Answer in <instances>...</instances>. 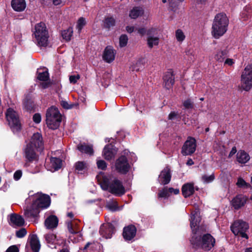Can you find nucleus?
Listing matches in <instances>:
<instances>
[{
	"label": "nucleus",
	"instance_id": "1",
	"mask_svg": "<svg viewBox=\"0 0 252 252\" xmlns=\"http://www.w3.org/2000/svg\"><path fill=\"white\" fill-rule=\"evenodd\" d=\"M201 220L199 209L195 208L191 213L190 227L193 235L190 240L194 248L200 247L205 251H209L214 247L215 244V238L210 234H206L200 238L198 225Z\"/></svg>",
	"mask_w": 252,
	"mask_h": 252
},
{
	"label": "nucleus",
	"instance_id": "2",
	"mask_svg": "<svg viewBox=\"0 0 252 252\" xmlns=\"http://www.w3.org/2000/svg\"><path fill=\"white\" fill-rule=\"evenodd\" d=\"M98 181L102 189L108 190L111 193L121 196L126 192L125 189L121 180L110 175L99 176Z\"/></svg>",
	"mask_w": 252,
	"mask_h": 252
},
{
	"label": "nucleus",
	"instance_id": "3",
	"mask_svg": "<svg viewBox=\"0 0 252 252\" xmlns=\"http://www.w3.org/2000/svg\"><path fill=\"white\" fill-rule=\"evenodd\" d=\"M229 19L226 15L222 12L216 14L214 18L211 34L216 39H219L227 32Z\"/></svg>",
	"mask_w": 252,
	"mask_h": 252
},
{
	"label": "nucleus",
	"instance_id": "4",
	"mask_svg": "<svg viewBox=\"0 0 252 252\" xmlns=\"http://www.w3.org/2000/svg\"><path fill=\"white\" fill-rule=\"evenodd\" d=\"M33 41L39 47L48 46L49 37L48 31L46 25L43 22L36 24L32 30Z\"/></svg>",
	"mask_w": 252,
	"mask_h": 252
},
{
	"label": "nucleus",
	"instance_id": "5",
	"mask_svg": "<svg viewBox=\"0 0 252 252\" xmlns=\"http://www.w3.org/2000/svg\"><path fill=\"white\" fill-rule=\"evenodd\" d=\"M46 124L49 128L57 129L62 121V116L58 109L52 106L48 108L46 114Z\"/></svg>",
	"mask_w": 252,
	"mask_h": 252
},
{
	"label": "nucleus",
	"instance_id": "6",
	"mask_svg": "<svg viewBox=\"0 0 252 252\" xmlns=\"http://www.w3.org/2000/svg\"><path fill=\"white\" fill-rule=\"evenodd\" d=\"M78 222L79 220L75 219L66 221L68 230L71 234L69 239L73 243H77L82 240V235L78 227Z\"/></svg>",
	"mask_w": 252,
	"mask_h": 252
},
{
	"label": "nucleus",
	"instance_id": "7",
	"mask_svg": "<svg viewBox=\"0 0 252 252\" xmlns=\"http://www.w3.org/2000/svg\"><path fill=\"white\" fill-rule=\"evenodd\" d=\"M241 88L246 91L252 87V63L248 64L242 72L241 76Z\"/></svg>",
	"mask_w": 252,
	"mask_h": 252
},
{
	"label": "nucleus",
	"instance_id": "8",
	"mask_svg": "<svg viewBox=\"0 0 252 252\" xmlns=\"http://www.w3.org/2000/svg\"><path fill=\"white\" fill-rule=\"evenodd\" d=\"M6 118L13 132H18L21 128L19 115L13 109L9 108L6 113Z\"/></svg>",
	"mask_w": 252,
	"mask_h": 252
},
{
	"label": "nucleus",
	"instance_id": "9",
	"mask_svg": "<svg viewBox=\"0 0 252 252\" xmlns=\"http://www.w3.org/2000/svg\"><path fill=\"white\" fill-rule=\"evenodd\" d=\"M249 224L242 220L235 221L231 226V229L235 235H240L242 238L247 239L249 237L246 232L249 229Z\"/></svg>",
	"mask_w": 252,
	"mask_h": 252
},
{
	"label": "nucleus",
	"instance_id": "10",
	"mask_svg": "<svg viewBox=\"0 0 252 252\" xmlns=\"http://www.w3.org/2000/svg\"><path fill=\"white\" fill-rule=\"evenodd\" d=\"M32 201V204L38 209L47 208L51 203L50 197L49 195L38 192L34 194Z\"/></svg>",
	"mask_w": 252,
	"mask_h": 252
},
{
	"label": "nucleus",
	"instance_id": "11",
	"mask_svg": "<svg viewBox=\"0 0 252 252\" xmlns=\"http://www.w3.org/2000/svg\"><path fill=\"white\" fill-rule=\"evenodd\" d=\"M196 148L195 139L194 138L189 137L183 145L181 153L184 156L191 155L194 153Z\"/></svg>",
	"mask_w": 252,
	"mask_h": 252
},
{
	"label": "nucleus",
	"instance_id": "12",
	"mask_svg": "<svg viewBox=\"0 0 252 252\" xmlns=\"http://www.w3.org/2000/svg\"><path fill=\"white\" fill-rule=\"evenodd\" d=\"M130 168V166L125 156H122L116 160L115 168L119 173L125 174L128 172Z\"/></svg>",
	"mask_w": 252,
	"mask_h": 252
},
{
	"label": "nucleus",
	"instance_id": "13",
	"mask_svg": "<svg viewBox=\"0 0 252 252\" xmlns=\"http://www.w3.org/2000/svg\"><path fill=\"white\" fill-rule=\"evenodd\" d=\"M115 228L111 223L103 224L100 226L99 233L102 237L105 239L111 238L114 233Z\"/></svg>",
	"mask_w": 252,
	"mask_h": 252
},
{
	"label": "nucleus",
	"instance_id": "14",
	"mask_svg": "<svg viewBox=\"0 0 252 252\" xmlns=\"http://www.w3.org/2000/svg\"><path fill=\"white\" fill-rule=\"evenodd\" d=\"M34 149H41L43 146L42 137L38 132L34 133L32 136L30 142L28 144Z\"/></svg>",
	"mask_w": 252,
	"mask_h": 252
},
{
	"label": "nucleus",
	"instance_id": "15",
	"mask_svg": "<svg viewBox=\"0 0 252 252\" xmlns=\"http://www.w3.org/2000/svg\"><path fill=\"white\" fill-rule=\"evenodd\" d=\"M171 177L170 169L168 167H166L161 171L159 175V182L161 185H166L170 182Z\"/></svg>",
	"mask_w": 252,
	"mask_h": 252
},
{
	"label": "nucleus",
	"instance_id": "16",
	"mask_svg": "<svg viewBox=\"0 0 252 252\" xmlns=\"http://www.w3.org/2000/svg\"><path fill=\"white\" fill-rule=\"evenodd\" d=\"M136 233V228L133 225H129L124 227L123 230V236L126 240H132Z\"/></svg>",
	"mask_w": 252,
	"mask_h": 252
},
{
	"label": "nucleus",
	"instance_id": "17",
	"mask_svg": "<svg viewBox=\"0 0 252 252\" xmlns=\"http://www.w3.org/2000/svg\"><path fill=\"white\" fill-rule=\"evenodd\" d=\"M116 148L112 144L106 145L103 151V156L107 160H110L114 158L117 153Z\"/></svg>",
	"mask_w": 252,
	"mask_h": 252
},
{
	"label": "nucleus",
	"instance_id": "18",
	"mask_svg": "<svg viewBox=\"0 0 252 252\" xmlns=\"http://www.w3.org/2000/svg\"><path fill=\"white\" fill-rule=\"evenodd\" d=\"M37 149H34V147L31 146V145H27L25 149V157L28 161L31 162L36 160L37 156L35 153V150Z\"/></svg>",
	"mask_w": 252,
	"mask_h": 252
},
{
	"label": "nucleus",
	"instance_id": "19",
	"mask_svg": "<svg viewBox=\"0 0 252 252\" xmlns=\"http://www.w3.org/2000/svg\"><path fill=\"white\" fill-rule=\"evenodd\" d=\"M115 54V51L113 47L108 46L104 49L103 59L106 62L110 63L114 60Z\"/></svg>",
	"mask_w": 252,
	"mask_h": 252
},
{
	"label": "nucleus",
	"instance_id": "20",
	"mask_svg": "<svg viewBox=\"0 0 252 252\" xmlns=\"http://www.w3.org/2000/svg\"><path fill=\"white\" fill-rule=\"evenodd\" d=\"M11 6L14 11L21 12L25 10L27 4L25 0H11Z\"/></svg>",
	"mask_w": 252,
	"mask_h": 252
},
{
	"label": "nucleus",
	"instance_id": "21",
	"mask_svg": "<svg viewBox=\"0 0 252 252\" xmlns=\"http://www.w3.org/2000/svg\"><path fill=\"white\" fill-rule=\"evenodd\" d=\"M24 219L16 214H11L10 216L9 224L13 227H20L24 225Z\"/></svg>",
	"mask_w": 252,
	"mask_h": 252
},
{
	"label": "nucleus",
	"instance_id": "22",
	"mask_svg": "<svg viewBox=\"0 0 252 252\" xmlns=\"http://www.w3.org/2000/svg\"><path fill=\"white\" fill-rule=\"evenodd\" d=\"M59 220L55 215H50L45 220L44 225L46 228L52 229L57 227Z\"/></svg>",
	"mask_w": 252,
	"mask_h": 252
},
{
	"label": "nucleus",
	"instance_id": "23",
	"mask_svg": "<svg viewBox=\"0 0 252 252\" xmlns=\"http://www.w3.org/2000/svg\"><path fill=\"white\" fill-rule=\"evenodd\" d=\"M247 200V197L243 195H238L232 200V205L235 209H238L243 206Z\"/></svg>",
	"mask_w": 252,
	"mask_h": 252
},
{
	"label": "nucleus",
	"instance_id": "24",
	"mask_svg": "<svg viewBox=\"0 0 252 252\" xmlns=\"http://www.w3.org/2000/svg\"><path fill=\"white\" fill-rule=\"evenodd\" d=\"M29 240L32 250L34 252H38L40 249V244L37 235L35 234L30 235Z\"/></svg>",
	"mask_w": 252,
	"mask_h": 252
},
{
	"label": "nucleus",
	"instance_id": "25",
	"mask_svg": "<svg viewBox=\"0 0 252 252\" xmlns=\"http://www.w3.org/2000/svg\"><path fill=\"white\" fill-rule=\"evenodd\" d=\"M163 81L165 87L169 89L174 83V76L171 71L167 72L163 76Z\"/></svg>",
	"mask_w": 252,
	"mask_h": 252
},
{
	"label": "nucleus",
	"instance_id": "26",
	"mask_svg": "<svg viewBox=\"0 0 252 252\" xmlns=\"http://www.w3.org/2000/svg\"><path fill=\"white\" fill-rule=\"evenodd\" d=\"M39 213V210L32 204L30 209L25 210L24 215L27 219H32L35 218Z\"/></svg>",
	"mask_w": 252,
	"mask_h": 252
},
{
	"label": "nucleus",
	"instance_id": "27",
	"mask_svg": "<svg viewBox=\"0 0 252 252\" xmlns=\"http://www.w3.org/2000/svg\"><path fill=\"white\" fill-rule=\"evenodd\" d=\"M50 167L48 170L52 172H54L60 169L62 164V161L59 158H51L50 161Z\"/></svg>",
	"mask_w": 252,
	"mask_h": 252
},
{
	"label": "nucleus",
	"instance_id": "28",
	"mask_svg": "<svg viewBox=\"0 0 252 252\" xmlns=\"http://www.w3.org/2000/svg\"><path fill=\"white\" fill-rule=\"evenodd\" d=\"M182 191V194L185 197H189L194 192V186L191 183L186 184L183 186Z\"/></svg>",
	"mask_w": 252,
	"mask_h": 252
},
{
	"label": "nucleus",
	"instance_id": "29",
	"mask_svg": "<svg viewBox=\"0 0 252 252\" xmlns=\"http://www.w3.org/2000/svg\"><path fill=\"white\" fill-rule=\"evenodd\" d=\"M227 49L218 50L214 55L215 60L218 63H222L224 61L225 57L228 56Z\"/></svg>",
	"mask_w": 252,
	"mask_h": 252
},
{
	"label": "nucleus",
	"instance_id": "30",
	"mask_svg": "<svg viewBox=\"0 0 252 252\" xmlns=\"http://www.w3.org/2000/svg\"><path fill=\"white\" fill-rule=\"evenodd\" d=\"M237 160L240 163H246L250 159L249 155L243 150H240L236 155Z\"/></svg>",
	"mask_w": 252,
	"mask_h": 252
},
{
	"label": "nucleus",
	"instance_id": "31",
	"mask_svg": "<svg viewBox=\"0 0 252 252\" xmlns=\"http://www.w3.org/2000/svg\"><path fill=\"white\" fill-rule=\"evenodd\" d=\"M144 13L142 7H135L129 12V17L132 19H136L140 16L143 15Z\"/></svg>",
	"mask_w": 252,
	"mask_h": 252
},
{
	"label": "nucleus",
	"instance_id": "32",
	"mask_svg": "<svg viewBox=\"0 0 252 252\" xmlns=\"http://www.w3.org/2000/svg\"><path fill=\"white\" fill-rule=\"evenodd\" d=\"M89 248L90 250L93 251L94 252H102V246L101 244L98 243H88L85 246L84 249L87 250Z\"/></svg>",
	"mask_w": 252,
	"mask_h": 252
},
{
	"label": "nucleus",
	"instance_id": "33",
	"mask_svg": "<svg viewBox=\"0 0 252 252\" xmlns=\"http://www.w3.org/2000/svg\"><path fill=\"white\" fill-rule=\"evenodd\" d=\"M75 170L79 174H83L88 169L87 164L84 161H78L75 165Z\"/></svg>",
	"mask_w": 252,
	"mask_h": 252
},
{
	"label": "nucleus",
	"instance_id": "34",
	"mask_svg": "<svg viewBox=\"0 0 252 252\" xmlns=\"http://www.w3.org/2000/svg\"><path fill=\"white\" fill-rule=\"evenodd\" d=\"M116 19L113 16H108L104 20V26L105 28L110 29L115 26Z\"/></svg>",
	"mask_w": 252,
	"mask_h": 252
},
{
	"label": "nucleus",
	"instance_id": "35",
	"mask_svg": "<svg viewBox=\"0 0 252 252\" xmlns=\"http://www.w3.org/2000/svg\"><path fill=\"white\" fill-rule=\"evenodd\" d=\"M46 241L49 245H55L58 244V239L57 236L53 233H49L44 236Z\"/></svg>",
	"mask_w": 252,
	"mask_h": 252
},
{
	"label": "nucleus",
	"instance_id": "36",
	"mask_svg": "<svg viewBox=\"0 0 252 252\" xmlns=\"http://www.w3.org/2000/svg\"><path fill=\"white\" fill-rule=\"evenodd\" d=\"M252 14V7L250 5H246L241 12V18L244 20L249 19Z\"/></svg>",
	"mask_w": 252,
	"mask_h": 252
},
{
	"label": "nucleus",
	"instance_id": "37",
	"mask_svg": "<svg viewBox=\"0 0 252 252\" xmlns=\"http://www.w3.org/2000/svg\"><path fill=\"white\" fill-rule=\"evenodd\" d=\"M77 148L81 152L90 155H92L94 152L92 146L85 144L79 145Z\"/></svg>",
	"mask_w": 252,
	"mask_h": 252
},
{
	"label": "nucleus",
	"instance_id": "38",
	"mask_svg": "<svg viewBox=\"0 0 252 252\" xmlns=\"http://www.w3.org/2000/svg\"><path fill=\"white\" fill-rule=\"evenodd\" d=\"M159 41V38L156 36L149 35L147 38V44L150 48H153L154 46L158 45Z\"/></svg>",
	"mask_w": 252,
	"mask_h": 252
},
{
	"label": "nucleus",
	"instance_id": "39",
	"mask_svg": "<svg viewBox=\"0 0 252 252\" xmlns=\"http://www.w3.org/2000/svg\"><path fill=\"white\" fill-rule=\"evenodd\" d=\"M175 36L177 41L180 43H182L186 38L185 33L181 29H178L175 31Z\"/></svg>",
	"mask_w": 252,
	"mask_h": 252
},
{
	"label": "nucleus",
	"instance_id": "40",
	"mask_svg": "<svg viewBox=\"0 0 252 252\" xmlns=\"http://www.w3.org/2000/svg\"><path fill=\"white\" fill-rule=\"evenodd\" d=\"M106 207L111 211H116L120 210L118 203L116 201H110L107 203Z\"/></svg>",
	"mask_w": 252,
	"mask_h": 252
},
{
	"label": "nucleus",
	"instance_id": "41",
	"mask_svg": "<svg viewBox=\"0 0 252 252\" xmlns=\"http://www.w3.org/2000/svg\"><path fill=\"white\" fill-rule=\"evenodd\" d=\"M73 29L72 28H69L67 30H63L62 32V36L63 39L66 41L70 40V38L72 35Z\"/></svg>",
	"mask_w": 252,
	"mask_h": 252
},
{
	"label": "nucleus",
	"instance_id": "42",
	"mask_svg": "<svg viewBox=\"0 0 252 252\" xmlns=\"http://www.w3.org/2000/svg\"><path fill=\"white\" fill-rule=\"evenodd\" d=\"M236 185L240 188H244L245 189H249L252 188L251 185L247 183L244 180L241 178H239L237 180Z\"/></svg>",
	"mask_w": 252,
	"mask_h": 252
},
{
	"label": "nucleus",
	"instance_id": "43",
	"mask_svg": "<svg viewBox=\"0 0 252 252\" xmlns=\"http://www.w3.org/2000/svg\"><path fill=\"white\" fill-rule=\"evenodd\" d=\"M37 78L38 80L42 81H46L48 80L49 79V73L47 71L45 70L42 72H40L39 71H37Z\"/></svg>",
	"mask_w": 252,
	"mask_h": 252
},
{
	"label": "nucleus",
	"instance_id": "44",
	"mask_svg": "<svg viewBox=\"0 0 252 252\" xmlns=\"http://www.w3.org/2000/svg\"><path fill=\"white\" fill-rule=\"evenodd\" d=\"M215 176L214 174L210 175H203L201 177V180L204 183H210L214 181Z\"/></svg>",
	"mask_w": 252,
	"mask_h": 252
},
{
	"label": "nucleus",
	"instance_id": "45",
	"mask_svg": "<svg viewBox=\"0 0 252 252\" xmlns=\"http://www.w3.org/2000/svg\"><path fill=\"white\" fill-rule=\"evenodd\" d=\"M86 22L85 19L83 17H80L77 23L76 28L78 32H80L83 27L86 25Z\"/></svg>",
	"mask_w": 252,
	"mask_h": 252
},
{
	"label": "nucleus",
	"instance_id": "46",
	"mask_svg": "<svg viewBox=\"0 0 252 252\" xmlns=\"http://www.w3.org/2000/svg\"><path fill=\"white\" fill-rule=\"evenodd\" d=\"M128 41L127 36L123 34L119 38V45L121 47H125Z\"/></svg>",
	"mask_w": 252,
	"mask_h": 252
},
{
	"label": "nucleus",
	"instance_id": "47",
	"mask_svg": "<svg viewBox=\"0 0 252 252\" xmlns=\"http://www.w3.org/2000/svg\"><path fill=\"white\" fill-rule=\"evenodd\" d=\"M170 194L168 189L164 188L160 190L158 194V197L160 198H167L169 196Z\"/></svg>",
	"mask_w": 252,
	"mask_h": 252
},
{
	"label": "nucleus",
	"instance_id": "48",
	"mask_svg": "<svg viewBox=\"0 0 252 252\" xmlns=\"http://www.w3.org/2000/svg\"><path fill=\"white\" fill-rule=\"evenodd\" d=\"M97 166L98 168L101 170H105L107 167V164L105 161L101 159H97Z\"/></svg>",
	"mask_w": 252,
	"mask_h": 252
},
{
	"label": "nucleus",
	"instance_id": "49",
	"mask_svg": "<svg viewBox=\"0 0 252 252\" xmlns=\"http://www.w3.org/2000/svg\"><path fill=\"white\" fill-rule=\"evenodd\" d=\"M183 105L186 109H192L193 107V102L190 99L185 100L183 102Z\"/></svg>",
	"mask_w": 252,
	"mask_h": 252
},
{
	"label": "nucleus",
	"instance_id": "50",
	"mask_svg": "<svg viewBox=\"0 0 252 252\" xmlns=\"http://www.w3.org/2000/svg\"><path fill=\"white\" fill-rule=\"evenodd\" d=\"M27 234V231L25 228H21L20 230L16 231V235L18 238H23Z\"/></svg>",
	"mask_w": 252,
	"mask_h": 252
},
{
	"label": "nucleus",
	"instance_id": "51",
	"mask_svg": "<svg viewBox=\"0 0 252 252\" xmlns=\"http://www.w3.org/2000/svg\"><path fill=\"white\" fill-rule=\"evenodd\" d=\"M61 105L65 109H69L74 107V106H77V105L76 104H69L67 102L65 101H62Z\"/></svg>",
	"mask_w": 252,
	"mask_h": 252
},
{
	"label": "nucleus",
	"instance_id": "52",
	"mask_svg": "<svg viewBox=\"0 0 252 252\" xmlns=\"http://www.w3.org/2000/svg\"><path fill=\"white\" fill-rule=\"evenodd\" d=\"M79 79L80 75L79 74L71 75L69 77V81L71 83L75 84Z\"/></svg>",
	"mask_w": 252,
	"mask_h": 252
},
{
	"label": "nucleus",
	"instance_id": "53",
	"mask_svg": "<svg viewBox=\"0 0 252 252\" xmlns=\"http://www.w3.org/2000/svg\"><path fill=\"white\" fill-rule=\"evenodd\" d=\"M41 115L39 113H36L33 116V121L36 124L41 122Z\"/></svg>",
	"mask_w": 252,
	"mask_h": 252
},
{
	"label": "nucleus",
	"instance_id": "54",
	"mask_svg": "<svg viewBox=\"0 0 252 252\" xmlns=\"http://www.w3.org/2000/svg\"><path fill=\"white\" fill-rule=\"evenodd\" d=\"M223 62L224 65H227L228 66H232L235 63V61L233 59L230 58H227Z\"/></svg>",
	"mask_w": 252,
	"mask_h": 252
},
{
	"label": "nucleus",
	"instance_id": "55",
	"mask_svg": "<svg viewBox=\"0 0 252 252\" xmlns=\"http://www.w3.org/2000/svg\"><path fill=\"white\" fill-rule=\"evenodd\" d=\"M6 252H19V249L16 245H13L9 247Z\"/></svg>",
	"mask_w": 252,
	"mask_h": 252
},
{
	"label": "nucleus",
	"instance_id": "56",
	"mask_svg": "<svg viewBox=\"0 0 252 252\" xmlns=\"http://www.w3.org/2000/svg\"><path fill=\"white\" fill-rule=\"evenodd\" d=\"M22 175V171L17 170L14 174V179L17 181L20 179Z\"/></svg>",
	"mask_w": 252,
	"mask_h": 252
},
{
	"label": "nucleus",
	"instance_id": "57",
	"mask_svg": "<svg viewBox=\"0 0 252 252\" xmlns=\"http://www.w3.org/2000/svg\"><path fill=\"white\" fill-rule=\"evenodd\" d=\"M169 194L174 193V194H177L179 193L180 190L178 189H173L172 188H170L168 189Z\"/></svg>",
	"mask_w": 252,
	"mask_h": 252
},
{
	"label": "nucleus",
	"instance_id": "58",
	"mask_svg": "<svg viewBox=\"0 0 252 252\" xmlns=\"http://www.w3.org/2000/svg\"><path fill=\"white\" fill-rule=\"evenodd\" d=\"M186 55L189 56V57H193L194 56V51L192 49L189 48V49H187L186 51Z\"/></svg>",
	"mask_w": 252,
	"mask_h": 252
},
{
	"label": "nucleus",
	"instance_id": "59",
	"mask_svg": "<svg viewBox=\"0 0 252 252\" xmlns=\"http://www.w3.org/2000/svg\"><path fill=\"white\" fill-rule=\"evenodd\" d=\"M135 31H137L138 33L141 35L145 34L146 32V29L144 28H140L138 29L136 28L135 29Z\"/></svg>",
	"mask_w": 252,
	"mask_h": 252
},
{
	"label": "nucleus",
	"instance_id": "60",
	"mask_svg": "<svg viewBox=\"0 0 252 252\" xmlns=\"http://www.w3.org/2000/svg\"><path fill=\"white\" fill-rule=\"evenodd\" d=\"M139 64H140V63H136L135 65L130 67L132 71H138L140 69L138 66Z\"/></svg>",
	"mask_w": 252,
	"mask_h": 252
},
{
	"label": "nucleus",
	"instance_id": "61",
	"mask_svg": "<svg viewBox=\"0 0 252 252\" xmlns=\"http://www.w3.org/2000/svg\"><path fill=\"white\" fill-rule=\"evenodd\" d=\"M135 28L133 26H127L126 27V31L128 33H131L135 30Z\"/></svg>",
	"mask_w": 252,
	"mask_h": 252
},
{
	"label": "nucleus",
	"instance_id": "62",
	"mask_svg": "<svg viewBox=\"0 0 252 252\" xmlns=\"http://www.w3.org/2000/svg\"><path fill=\"white\" fill-rule=\"evenodd\" d=\"M237 152V150L235 147H234L232 148L230 152L229 153V154L228 155V158H231L232 157L234 154H236Z\"/></svg>",
	"mask_w": 252,
	"mask_h": 252
},
{
	"label": "nucleus",
	"instance_id": "63",
	"mask_svg": "<svg viewBox=\"0 0 252 252\" xmlns=\"http://www.w3.org/2000/svg\"><path fill=\"white\" fill-rule=\"evenodd\" d=\"M55 5H58L62 3L63 0H51Z\"/></svg>",
	"mask_w": 252,
	"mask_h": 252
},
{
	"label": "nucleus",
	"instance_id": "64",
	"mask_svg": "<svg viewBox=\"0 0 252 252\" xmlns=\"http://www.w3.org/2000/svg\"><path fill=\"white\" fill-rule=\"evenodd\" d=\"M176 116V114L175 112H171L168 115V119L169 120H173Z\"/></svg>",
	"mask_w": 252,
	"mask_h": 252
}]
</instances>
